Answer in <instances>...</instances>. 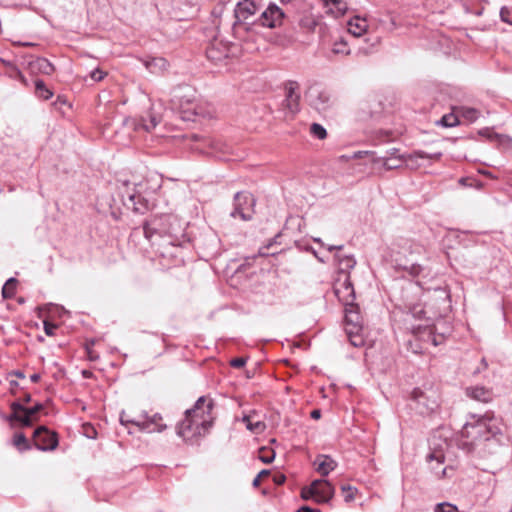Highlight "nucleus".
Segmentation results:
<instances>
[{
    "label": "nucleus",
    "mask_w": 512,
    "mask_h": 512,
    "mask_svg": "<svg viewBox=\"0 0 512 512\" xmlns=\"http://www.w3.org/2000/svg\"><path fill=\"white\" fill-rule=\"evenodd\" d=\"M347 25L348 31L356 37L363 35L368 27L366 19L360 18L358 16L349 20Z\"/></svg>",
    "instance_id": "a878e982"
},
{
    "label": "nucleus",
    "mask_w": 512,
    "mask_h": 512,
    "mask_svg": "<svg viewBox=\"0 0 512 512\" xmlns=\"http://www.w3.org/2000/svg\"><path fill=\"white\" fill-rule=\"evenodd\" d=\"M12 410L11 414L6 416L5 419L9 422H17L23 427H30L36 419V415L43 410L42 403H37L33 407H25L19 401H14L10 404Z\"/></svg>",
    "instance_id": "39448f33"
},
{
    "label": "nucleus",
    "mask_w": 512,
    "mask_h": 512,
    "mask_svg": "<svg viewBox=\"0 0 512 512\" xmlns=\"http://www.w3.org/2000/svg\"><path fill=\"white\" fill-rule=\"evenodd\" d=\"M488 368V363L485 358H482L479 366L473 371V375H477Z\"/></svg>",
    "instance_id": "603ef678"
},
{
    "label": "nucleus",
    "mask_w": 512,
    "mask_h": 512,
    "mask_svg": "<svg viewBox=\"0 0 512 512\" xmlns=\"http://www.w3.org/2000/svg\"><path fill=\"white\" fill-rule=\"evenodd\" d=\"M142 62L146 69L154 74L162 73L168 67V62L163 57H148L143 59Z\"/></svg>",
    "instance_id": "b1692460"
},
{
    "label": "nucleus",
    "mask_w": 512,
    "mask_h": 512,
    "mask_svg": "<svg viewBox=\"0 0 512 512\" xmlns=\"http://www.w3.org/2000/svg\"><path fill=\"white\" fill-rule=\"evenodd\" d=\"M269 474H270V471H269V470H267V469H263V470H261V471L257 474V476L253 479V482H252L253 487H255V488L259 487L260 482H261V480H262V477H264V476H268Z\"/></svg>",
    "instance_id": "09e8293b"
},
{
    "label": "nucleus",
    "mask_w": 512,
    "mask_h": 512,
    "mask_svg": "<svg viewBox=\"0 0 512 512\" xmlns=\"http://www.w3.org/2000/svg\"><path fill=\"white\" fill-rule=\"evenodd\" d=\"M333 289L340 302H342L346 307H353L355 291L350 275L340 276L335 282Z\"/></svg>",
    "instance_id": "ddd939ff"
},
{
    "label": "nucleus",
    "mask_w": 512,
    "mask_h": 512,
    "mask_svg": "<svg viewBox=\"0 0 512 512\" xmlns=\"http://www.w3.org/2000/svg\"><path fill=\"white\" fill-rule=\"evenodd\" d=\"M472 419L473 421L466 422L461 430V448L480 458L496 454L503 438L498 419L489 413L479 417L473 415Z\"/></svg>",
    "instance_id": "f257e3e1"
},
{
    "label": "nucleus",
    "mask_w": 512,
    "mask_h": 512,
    "mask_svg": "<svg viewBox=\"0 0 512 512\" xmlns=\"http://www.w3.org/2000/svg\"><path fill=\"white\" fill-rule=\"evenodd\" d=\"M310 133L313 137L323 140L327 137L326 129L319 123H313L310 126Z\"/></svg>",
    "instance_id": "58836bf2"
},
{
    "label": "nucleus",
    "mask_w": 512,
    "mask_h": 512,
    "mask_svg": "<svg viewBox=\"0 0 512 512\" xmlns=\"http://www.w3.org/2000/svg\"><path fill=\"white\" fill-rule=\"evenodd\" d=\"M140 419H124L123 414L120 416V422L122 425L133 424L138 427L140 431L153 433V432H163L167 426H155V423L149 419V415L146 411H143Z\"/></svg>",
    "instance_id": "dca6fc26"
},
{
    "label": "nucleus",
    "mask_w": 512,
    "mask_h": 512,
    "mask_svg": "<svg viewBox=\"0 0 512 512\" xmlns=\"http://www.w3.org/2000/svg\"><path fill=\"white\" fill-rule=\"evenodd\" d=\"M35 94L37 97L48 100L53 96V92L46 86L45 82L41 79L35 80Z\"/></svg>",
    "instance_id": "cd10ccee"
},
{
    "label": "nucleus",
    "mask_w": 512,
    "mask_h": 512,
    "mask_svg": "<svg viewBox=\"0 0 512 512\" xmlns=\"http://www.w3.org/2000/svg\"><path fill=\"white\" fill-rule=\"evenodd\" d=\"M13 445L18 449L20 452L28 451L31 449V445L26 438V436L23 433H17L14 435L13 438Z\"/></svg>",
    "instance_id": "7c9ffc66"
},
{
    "label": "nucleus",
    "mask_w": 512,
    "mask_h": 512,
    "mask_svg": "<svg viewBox=\"0 0 512 512\" xmlns=\"http://www.w3.org/2000/svg\"><path fill=\"white\" fill-rule=\"evenodd\" d=\"M342 491L345 493L344 495V499L346 502H350L354 499L355 497V492L357 491L356 488L352 487V486H342Z\"/></svg>",
    "instance_id": "a18cd8bd"
},
{
    "label": "nucleus",
    "mask_w": 512,
    "mask_h": 512,
    "mask_svg": "<svg viewBox=\"0 0 512 512\" xmlns=\"http://www.w3.org/2000/svg\"><path fill=\"white\" fill-rule=\"evenodd\" d=\"M307 98L309 105L318 112H325L331 106L329 93L319 88H310Z\"/></svg>",
    "instance_id": "2eb2a0df"
},
{
    "label": "nucleus",
    "mask_w": 512,
    "mask_h": 512,
    "mask_svg": "<svg viewBox=\"0 0 512 512\" xmlns=\"http://www.w3.org/2000/svg\"><path fill=\"white\" fill-rule=\"evenodd\" d=\"M105 76H106V72L100 70L99 68L92 70L90 73L91 79L95 82H99V81L103 80Z\"/></svg>",
    "instance_id": "49530a36"
},
{
    "label": "nucleus",
    "mask_w": 512,
    "mask_h": 512,
    "mask_svg": "<svg viewBox=\"0 0 512 512\" xmlns=\"http://www.w3.org/2000/svg\"><path fill=\"white\" fill-rule=\"evenodd\" d=\"M399 27L398 23L396 22V18L393 16H389V23L387 26V30L393 31Z\"/></svg>",
    "instance_id": "5fc2aeb1"
},
{
    "label": "nucleus",
    "mask_w": 512,
    "mask_h": 512,
    "mask_svg": "<svg viewBox=\"0 0 512 512\" xmlns=\"http://www.w3.org/2000/svg\"><path fill=\"white\" fill-rule=\"evenodd\" d=\"M422 269V266H420L419 264H413L410 267V274H412L413 276H418L421 273Z\"/></svg>",
    "instance_id": "6e6d98bb"
},
{
    "label": "nucleus",
    "mask_w": 512,
    "mask_h": 512,
    "mask_svg": "<svg viewBox=\"0 0 512 512\" xmlns=\"http://www.w3.org/2000/svg\"><path fill=\"white\" fill-rule=\"evenodd\" d=\"M31 401V394L29 393H26L23 397V402L24 403H29Z\"/></svg>",
    "instance_id": "69168bd1"
},
{
    "label": "nucleus",
    "mask_w": 512,
    "mask_h": 512,
    "mask_svg": "<svg viewBox=\"0 0 512 512\" xmlns=\"http://www.w3.org/2000/svg\"><path fill=\"white\" fill-rule=\"evenodd\" d=\"M213 425V418L196 417L195 415L187 416L180 422L177 427L178 436L185 441H192L193 438L201 436L202 431L205 434Z\"/></svg>",
    "instance_id": "7ed1b4c3"
},
{
    "label": "nucleus",
    "mask_w": 512,
    "mask_h": 512,
    "mask_svg": "<svg viewBox=\"0 0 512 512\" xmlns=\"http://www.w3.org/2000/svg\"><path fill=\"white\" fill-rule=\"evenodd\" d=\"M358 331L359 330L355 329H347L349 341L355 347H361L364 345V339L361 335L358 334Z\"/></svg>",
    "instance_id": "4c0bfd02"
},
{
    "label": "nucleus",
    "mask_w": 512,
    "mask_h": 512,
    "mask_svg": "<svg viewBox=\"0 0 512 512\" xmlns=\"http://www.w3.org/2000/svg\"><path fill=\"white\" fill-rule=\"evenodd\" d=\"M479 114H480V112L475 108H471V107H462L461 108L462 117H464L466 120H468L470 122L476 121L479 117Z\"/></svg>",
    "instance_id": "ea45409f"
},
{
    "label": "nucleus",
    "mask_w": 512,
    "mask_h": 512,
    "mask_svg": "<svg viewBox=\"0 0 512 512\" xmlns=\"http://www.w3.org/2000/svg\"><path fill=\"white\" fill-rule=\"evenodd\" d=\"M44 331L47 336H53L54 331L57 329V325L49 321H44Z\"/></svg>",
    "instance_id": "8fccbe9b"
},
{
    "label": "nucleus",
    "mask_w": 512,
    "mask_h": 512,
    "mask_svg": "<svg viewBox=\"0 0 512 512\" xmlns=\"http://www.w3.org/2000/svg\"><path fill=\"white\" fill-rule=\"evenodd\" d=\"M313 466L322 477H326L337 467V462L331 456L321 454L315 458Z\"/></svg>",
    "instance_id": "a211bd4d"
},
{
    "label": "nucleus",
    "mask_w": 512,
    "mask_h": 512,
    "mask_svg": "<svg viewBox=\"0 0 512 512\" xmlns=\"http://www.w3.org/2000/svg\"><path fill=\"white\" fill-rule=\"evenodd\" d=\"M260 11V5L253 0H241L234 8L235 21L233 23L234 32L237 29L244 28L250 31L255 25L254 16Z\"/></svg>",
    "instance_id": "20e7f679"
},
{
    "label": "nucleus",
    "mask_w": 512,
    "mask_h": 512,
    "mask_svg": "<svg viewBox=\"0 0 512 512\" xmlns=\"http://www.w3.org/2000/svg\"><path fill=\"white\" fill-rule=\"evenodd\" d=\"M172 102L174 106L179 108L181 118L184 121H195L197 116H205L203 108L195 103L190 95H175Z\"/></svg>",
    "instance_id": "1a4fd4ad"
},
{
    "label": "nucleus",
    "mask_w": 512,
    "mask_h": 512,
    "mask_svg": "<svg viewBox=\"0 0 512 512\" xmlns=\"http://www.w3.org/2000/svg\"><path fill=\"white\" fill-rule=\"evenodd\" d=\"M29 67L33 72H40L50 75L54 72L53 64L46 58L38 57L29 63Z\"/></svg>",
    "instance_id": "393cba45"
},
{
    "label": "nucleus",
    "mask_w": 512,
    "mask_h": 512,
    "mask_svg": "<svg viewBox=\"0 0 512 512\" xmlns=\"http://www.w3.org/2000/svg\"><path fill=\"white\" fill-rule=\"evenodd\" d=\"M296 512H320L318 509H312L308 506H303L300 509H298Z\"/></svg>",
    "instance_id": "052dcab7"
},
{
    "label": "nucleus",
    "mask_w": 512,
    "mask_h": 512,
    "mask_svg": "<svg viewBox=\"0 0 512 512\" xmlns=\"http://www.w3.org/2000/svg\"><path fill=\"white\" fill-rule=\"evenodd\" d=\"M437 124L447 128L455 127L459 124V119L454 113H448L443 115Z\"/></svg>",
    "instance_id": "c9c22d12"
},
{
    "label": "nucleus",
    "mask_w": 512,
    "mask_h": 512,
    "mask_svg": "<svg viewBox=\"0 0 512 512\" xmlns=\"http://www.w3.org/2000/svg\"><path fill=\"white\" fill-rule=\"evenodd\" d=\"M318 25V21L310 14H305L299 19V26L306 31H313Z\"/></svg>",
    "instance_id": "2f4dec72"
},
{
    "label": "nucleus",
    "mask_w": 512,
    "mask_h": 512,
    "mask_svg": "<svg viewBox=\"0 0 512 512\" xmlns=\"http://www.w3.org/2000/svg\"><path fill=\"white\" fill-rule=\"evenodd\" d=\"M10 393L15 395L16 389L19 387V383L16 380H9Z\"/></svg>",
    "instance_id": "13d9d810"
},
{
    "label": "nucleus",
    "mask_w": 512,
    "mask_h": 512,
    "mask_svg": "<svg viewBox=\"0 0 512 512\" xmlns=\"http://www.w3.org/2000/svg\"><path fill=\"white\" fill-rule=\"evenodd\" d=\"M245 364H246V358H243V357H236L230 361V365L233 368H242L245 366Z\"/></svg>",
    "instance_id": "3c124183"
},
{
    "label": "nucleus",
    "mask_w": 512,
    "mask_h": 512,
    "mask_svg": "<svg viewBox=\"0 0 512 512\" xmlns=\"http://www.w3.org/2000/svg\"><path fill=\"white\" fill-rule=\"evenodd\" d=\"M434 512H459V510L451 503L442 502L435 505Z\"/></svg>",
    "instance_id": "a19ab883"
},
{
    "label": "nucleus",
    "mask_w": 512,
    "mask_h": 512,
    "mask_svg": "<svg viewBox=\"0 0 512 512\" xmlns=\"http://www.w3.org/2000/svg\"><path fill=\"white\" fill-rule=\"evenodd\" d=\"M310 416L312 419H316V420L320 419L321 418V410L320 409L312 410Z\"/></svg>",
    "instance_id": "bf43d9fd"
},
{
    "label": "nucleus",
    "mask_w": 512,
    "mask_h": 512,
    "mask_svg": "<svg viewBox=\"0 0 512 512\" xmlns=\"http://www.w3.org/2000/svg\"><path fill=\"white\" fill-rule=\"evenodd\" d=\"M157 219L145 221L143 224V231L144 235L147 239H151L156 234H161L162 231H160L157 227Z\"/></svg>",
    "instance_id": "c756f323"
},
{
    "label": "nucleus",
    "mask_w": 512,
    "mask_h": 512,
    "mask_svg": "<svg viewBox=\"0 0 512 512\" xmlns=\"http://www.w3.org/2000/svg\"><path fill=\"white\" fill-rule=\"evenodd\" d=\"M213 407L214 402L212 400H209L207 402L206 398L204 396H201L197 399L192 408L186 410L185 414L187 416L195 415L196 417L199 418L201 416L207 418L208 416H210Z\"/></svg>",
    "instance_id": "f3484780"
},
{
    "label": "nucleus",
    "mask_w": 512,
    "mask_h": 512,
    "mask_svg": "<svg viewBox=\"0 0 512 512\" xmlns=\"http://www.w3.org/2000/svg\"><path fill=\"white\" fill-rule=\"evenodd\" d=\"M208 145L211 148V153L215 155L226 154L229 150V147L220 140L210 139L208 140Z\"/></svg>",
    "instance_id": "72a5a7b5"
},
{
    "label": "nucleus",
    "mask_w": 512,
    "mask_h": 512,
    "mask_svg": "<svg viewBox=\"0 0 512 512\" xmlns=\"http://www.w3.org/2000/svg\"><path fill=\"white\" fill-rule=\"evenodd\" d=\"M149 419H151V421H152L153 423H155V426H156V427H157V426H167L166 424H163V423H162V416H161V414H159V413H155L154 415L149 416Z\"/></svg>",
    "instance_id": "864d4df0"
},
{
    "label": "nucleus",
    "mask_w": 512,
    "mask_h": 512,
    "mask_svg": "<svg viewBox=\"0 0 512 512\" xmlns=\"http://www.w3.org/2000/svg\"><path fill=\"white\" fill-rule=\"evenodd\" d=\"M17 279L14 277L9 278L2 287V296L4 299H11L16 293Z\"/></svg>",
    "instance_id": "c85d7f7f"
},
{
    "label": "nucleus",
    "mask_w": 512,
    "mask_h": 512,
    "mask_svg": "<svg viewBox=\"0 0 512 512\" xmlns=\"http://www.w3.org/2000/svg\"><path fill=\"white\" fill-rule=\"evenodd\" d=\"M465 394L467 397L483 403H489L493 399L492 390L479 385L466 387Z\"/></svg>",
    "instance_id": "6ab92c4d"
},
{
    "label": "nucleus",
    "mask_w": 512,
    "mask_h": 512,
    "mask_svg": "<svg viewBox=\"0 0 512 512\" xmlns=\"http://www.w3.org/2000/svg\"><path fill=\"white\" fill-rule=\"evenodd\" d=\"M33 441L34 446L41 451H53L59 443L57 433L43 425L34 430Z\"/></svg>",
    "instance_id": "f8f14e48"
},
{
    "label": "nucleus",
    "mask_w": 512,
    "mask_h": 512,
    "mask_svg": "<svg viewBox=\"0 0 512 512\" xmlns=\"http://www.w3.org/2000/svg\"><path fill=\"white\" fill-rule=\"evenodd\" d=\"M258 459L265 464H270L275 459V452L273 449L261 447L258 452Z\"/></svg>",
    "instance_id": "f704fd0d"
},
{
    "label": "nucleus",
    "mask_w": 512,
    "mask_h": 512,
    "mask_svg": "<svg viewBox=\"0 0 512 512\" xmlns=\"http://www.w3.org/2000/svg\"><path fill=\"white\" fill-rule=\"evenodd\" d=\"M335 260L338 263L339 276L350 275V271L355 267L356 260L353 255H335Z\"/></svg>",
    "instance_id": "5701e85b"
},
{
    "label": "nucleus",
    "mask_w": 512,
    "mask_h": 512,
    "mask_svg": "<svg viewBox=\"0 0 512 512\" xmlns=\"http://www.w3.org/2000/svg\"><path fill=\"white\" fill-rule=\"evenodd\" d=\"M319 484L315 490V501L317 503H327L334 495V488L331 483L324 479H318Z\"/></svg>",
    "instance_id": "412c9836"
},
{
    "label": "nucleus",
    "mask_w": 512,
    "mask_h": 512,
    "mask_svg": "<svg viewBox=\"0 0 512 512\" xmlns=\"http://www.w3.org/2000/svg\"><path fill=\"white\" fill-rule=\"evenodd\" d=\"M286 95L282 102V106L289 111L290 114L295 115L300 110V94L298 93L299 85L296 81H289L286 84Z\"/></svg>",
    "instance_id": "4468645a"
},
{
    "label": "nucleus",
    "mask_w": 512,
    "mask_h": 512,
    "mask_svg": "<svg viewBox=\"0 0 512 512\" xmlns=\"http://www.w3.org/2000/svg\"><path fill=\"white\" fill-rule=\"evenodd\" d=\"M332 52L334 54H343L347 55L350 53V50L348 48V45L345 41L341 40L338 42H335L332 48Z\"/></svg>",
    "instance_id": "79ce46f5"
},
{
    "label": "nucleus",
    "mask_w": 512,
    "mask_h": 512,
    "mask_svg": "<svg viewBox=\"0 0 512 512\" xmlns=\"http://www.w3.org/2000/svg\"><path fill=\"white\" fill-rule=\"evenodd\" d=\"M130 182H122L125 192H121L122 202L125 207L135 214L144 215L156 206V193L161 188L157 179H144L129 187Z\"/></svg>",
    "instance_id": "f03ea898"
},
{
    "label": "nucleus",
    "mask_w": 512,
    "mask_h": 512,
    "mask_svg": "<svg viewBox=\"0 0 512 512\" xmlns=\"http://www.w3.org/2000/svg\"><path fill=\"white\" fill-rule=\"evenodd\" d=\"M237 50L238 47L236 44L223 40H214L207 47L206 56L209 61L217 65L225 62L231 57H234Z\"/></svg>",
    "instance_id": "423d86ee"
},
{
    "label": "nucleus",
    "mask_w": 512,
    "mask_h": 512,
    "mask_svg": "<svg viewBox=\"0 0 512 512\" xmlns=\"http://www.w3.org/2000/svg\"><path fill=\"white\" fill-rule=\"evenodd\" d=\"M234 208L230 213L231 217H239L243 221L252 219L254 213L255 199L249 192L241 191L234 195Z\"/></svg>",
    "instance_id": "0eeeda50"
},
{
    "label": "nucleus",
    "mask_w": 512,
    "mask_h": 512,
    "mask_svg": "<svg viewBox=\"0 0 512 512\" xmlns=\"http://www.w3.org/2000/svg\"><path fill=\"white\" fill-rule=\"evenodd\" d=\"M313 241L316 242V243H319L321 245H324L323 241L321 240V238H313Z\"/></svg>",
    "instance_id": "338daca9"
},
{
    "label": "nucleus",
    "mask_w": 512,
    "mask_h": 512,
    "mask_svg": "<svg viewBox=\"0 0 512 512\" xmlns=\"http://www.w3.org/2000/svg\"><path fill=\"white\" fill-rule=\"evenodd\" d=\"M57 102L65 103V100H62V98H61L60 96H58V98H57Z\"/></svg>",
    "instance_id": "774afa93"
},
{
    "label": "nucleus",
    "mask_w": 512,
    "mask_h": 512,
    "mask_svg": "<svg viewBox=\"0 0 512 512\" xmlns=\"http://www.w3.org/2000/svg\"><path fill=\"white\" fill-rule=\"evenodd\" d=\"M500 18L503 22L512 25V9L506 6H503L500 9Z\"/></svg>",
    "instance_id": "c03bdc74"
},
{
    "label": "nucleus",
    "mask_w": 512,
    "mask_h": 512,
    "mask_svg": "<svg viewBox=\"0 0 512 512\" xmlns=\"http://www.w3.org/2000/svg\"><path fill=\"white\" fill-rule=\"evenodd\" d=\"M242 421L246 424V428L254 433L264 430L265 424L261 421L252 422L251 415H244Z\"/></svg>",
    "instance_id": "473e14b6"
},
{
    "label": "nucleus",
    "mask_w": 512,
    "mask_h": 512,
    "mask_svg": "<svg viewBox=\"0 0 512 512\" xmlns=\"http://www.w3.org/2000/svg\"><path fill=\"white\" fill-rule=\"evenodd\" d=\"M286 480V477L284 475H279L278 477L275 478V482L276 484H283Z\"/></svg>",
    "instance_id": "e2e57ef3"
},
{
    "label": "nucleus",
    "mask_w": 512,
    "mask_h": 512,
    "mask_svg": "<svg viewBox=\"0 0 512 512\" xmlns=\"http://www.w3.org/2000/svg\"><path fill=\"white\" fill-rule=\"evenodd\" d=\"M280 236H281V233H278L274 238H272V239L269 241V243H268L266 246H264V247L260 248V250H259V254H260L261 256H268V255H269V253H268L266 250H268V249H269L273 244H276V243H277V239H278Z\"/></svg>",
    "instance_id": "de8ad7c7"
},
{
    "label": "nucleus",
    "mask_w": 512,
    "mask_h": 512,
    "mask_svg": "<svg viewBox=\"0 0 512 512\" xmlns=\"http://www.w3.org/2000/svg\"><path fill=\"white\" fill-rule=\"evenodd\" d=\"M478 134L482 137H485L490 142H496L501 146H509L512 142V138L510 136L496 133L492 128L489 127L480 129Z\"/></svg>",
    "instance_id": "4be33fe9"
},
{
    "label": "nucleus",
    "mask_w": 512,
    "mask_h": 512,
    "mask_svg": "<svg viewBox=\"0 0 512 512\" xmlns=\"http://www.w3.org/2000/svg\"><path fill=\"white\" fill-rule=\"evenodd\" d=\"M30 380L34 383L38 382L40 380V374L34 373L30 376Z\"/></svg>",
    "instance_id": "0e129e2a"
},
{
    "label": "nucleus",
    "mask_w": 512,
    "mask_h": 512,
    "mask_svg": "<svg viewBox=\"0 0 512 512\" xmlns=\"http://www.w3.org/2000/svg\"><path fill=\"white\" fill-rule=\"evenodd\" d=\"M328 251L332 252L334 250L340 251L343 249V245H329L327 247Z\"/></svg>",
    "instance_id": "680f3d73"
},
{
    "label": "nucleus",
    "mask_w": 512,
    "mask_h": 512,
    "mask_svg": "<svg viewBox=\"0 0 512 512\" xmlns=\"http://www.w3.org/2000/svg\"><path fill=\"white\" fill-rule=\"evenodd\" d=\"M159 123L160 117L153 110H149L146 115L135 120L134 127L136 130L143 129L146 132H150L155 129Z\"/></svg>",
    "instance_id": "aec40b11"
},
{
    "label": "nucleus",
    "mask_w": 512,
    "mask_h": 512,
    "mask_svg": "<svg viewBox=\"0 0 512 512\" xmlns=\"http://www.w3.org/2000/svg\"><path fill=\"white\" fill-rule=\"evenodd\" d=\"M345 309V319L348 325H352L351 329L361 330V326L359 325L360 316L357 311H354V306Z\"/></svg>",
    "instance_id": "bb28decb"
},
{
    "label": "nucleus",
    "mask_w": 512,
    "mask_h": 512,
    "mask_svg": "<svg viewBox=\"0 0 512 512\" xmlns=\"http://www.w3.org/2000/svg\"><path fill=\"white\" fill-rule=\"evenodd\" d=\"M318 484H319V480H314L309 486L302 488L301 497L304 500H309V499L315 500V490L317 489Z\"/></svg>",
    "instance_id": "e433bc0d"
},
{
    "label": "nucleus",
    "mask_w": 512,
    "mask_h": 512,
    "mask_svg": "<svg viewBox=\"0 0 512 512\" xmlns=\"http://www.w3.org/2000/svg\"><path fill=\"white\" fill-rule=\"evenodd\" d=\"M397 152V149H392V156L391 157H387L384 159L383 161V166L387 169V170H392V169H397L399 168L403 162H407L408 160H413L415 158H421V159H428V160H438L442 157V153L441 152H436V153H432V154H429L425 151H422V150H418V151H414L412 154H409L407 156H394V154Z\"/></svg>",
    "instance_id": "9b49d317"
},
{
    "label": "nucleus",
    "mask_w": 512,
    "mask_h": 512,
    "mask_svg": "<svg viewBox=\"0 0 512 512\" xmlns=\"http://www.w3.org/2000/svg\"><path fill=\"white\" fill-rule=\"evenodd\" d=\"M410 407L420 415H430L438 408V402L420 388L411 392Z\"/></svg>",
    "instance_id": "9d476101"
},
{
    "label": "nucleus",
    "mask_w": 512,
    "mask_h": 512,
    "mask_svg": "<svg viewBox=\"0 0 512 512\" xmlns=\"http://www.w3.org/2000/svg\"><path fill=\"white\" fill-rule=\"evenodd\" d=\"M11 376H15V377L20 378V379H24L25 378V374L21 370H13V371L9 372L8 373V377H11Z\"/></svg>",
    "instance_id": "4d7b16f0"
},
{
    "label": "nucleus",
    "mask_w": 512,
    "mask_h": 512,
    "mask_svg": "<svg viewBox=\"0 0 512 512\" xmlns=\"http://www.w3.org/2000/svg\"><path fill=\"white\" fill-rule=\"evenodd\" d=\"M285 19V13L276 4L270 3L258 17L253 20L255 26L274 29L280 27Z\"/></svg>",
    "instance_id": "6e6552de"
},
{
    "label": "nucleus",
    "mask_w": 512,
    "mask_h": 512,
    "mask_svg": "<svg viewBox=\"0 0 512 512\" xmlns=\"http://www.w3.org/2000/svg\"><path fill=\"white\" fill-rule=\"evenodd\" d=\"M325 5H333L337 12L343 15L347 10V5L342 0H322Z\"/></svg>",
    "instance_id": "37998d69"
}]
</instances>
